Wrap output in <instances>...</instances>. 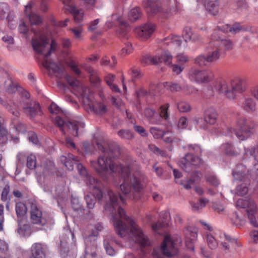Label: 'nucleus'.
Wrapping results in <instances>:
<instances>
[{"mask_svg": "<svg viewBox=\"0 0 258 258\" xmlns=\"http://www.w3.org/2000/svg\"><path fill=\"white\" fill-rule=\"evenodd\" d=\"M96 144L102 153L97 161L90 160L91 167L104 180L113 173H120L123 180L120 189L124 195L132 198L136 193L139 192L143 188L144 175L139 171L131 173L129 166H122L114 160L120 154L119 146L114 142L105 141Z\"/></svg>", "mask_w": 258, "mask_h": 258, "instance_id": "nucleus-1", "label": "nucleus"}, {"mask_svg": "<svg viewBox=\"0 0 258 258\" xmlns=\"http://www.w3.org/2000/svg\"><path fill=\"white\" fill-rule=\"evenodd\" d=\"M105 199V209L110 212L114 219V226L117 234L120 237L128 234L133 240L142 246H149L151 241L148 236L133 220L125 214L124 210L120 206V202L124 203L122 197L108 190Z\"/></svg>", "mask_w": 258, "mask_h": 258, "instance_id": "nucleus-2", "label": "nucleus"}, {"mask_svg": "<svg viewBox=\"0 0 258 258\" xmlns=\"http://www.w3.org/2000/svg\"><path fill=\"white\" fill-rule=\"evenodd\" d=\"M32 44L37 53L44 56L43 67L48 71L51 70L57 77H61L64 73V68L47 59V57L56 48L55 42L52 40L50 44L48 38L41 35L39 39L33 38Z\"/></svg>", "mask_w": 258, "mask_h": 258, "instance_id": "nucleus-3", "label": "nucleus"}, {"mask_svg": "<svg viewBox=\"0 0 258 258\" xmlns=\"http://www.w3.org/2000/svg\"><path fill=\"white\" fill-rule=\"evenodd\" d=\"M215 88L219 93L223 94L229 99H234L236 93L245 90L243 81L239 79L229 81H218L216 83Z\"/></svg>", "mask_w": 258, "mask_h": 258, "instance_id": "nucleus-4", "label": "nucleus"}, {"mask_svg": "<svg viewBox=\"0 0 258 258\" xmlns=\"http://www.w3.org/2000/svg\"><path fill=\"white\" fill-rule=\"evenodd\" d=\"M102 229L103 226L100 223H97L91 228V233L85 239V258H98L96 240L99 232Z\"/></svg>", "mask_w": 258, "mask_h": 258, "instance_id": "nucleus-5", "label": "nucleus"}, {"mask_svg": "<svg viewBox=\"0 0 258 258\" xmlns=\"http://www.w3.org/2000/svg\"><path fill=\"white\" fill-rule=\"evenodd\" d=\"M237 128L230 127L228 129V134L233 138L235 135L240 141H244L252 134L253 126L250 121L243 117H240L237 121Z\"/></svg>", "mask_w": 258, "mask_h": 258, "instance_id": "nucleus-6", "label": "nucleus"}, {"mask_svg": "<svg viewBox=\"0 0 258 258\" xmlns=\"http://www.w3.org/2000/svg\"><path fill=\"white\" fill-rule=\"evenodd\" d=\"M181 239H177L176 242L170 236H165L164 240L162 243L160 251L154 250L153 255L154 258H163L161 253L166 256L170 257L177 253L176 248L177 243H180Z\"/></svg>", "mask_w": 258, "mask_h": 258, "instance_id": "nucleus-7", "label": "nucleus"}, {"mask_svg": "<svg viewBox=\"0 0 258 258\" xmlns=\"http://www.w3.org/2000/svg\"><path fill=\"white\" fill-rule=\"evenodd\" d=\"M237 207L245 209L247 216L251 225L258 227V217L256 216L257 208L255 201L252 199H239L236 202Z\"/></svg>", "mask_w": 258, "mask_h": 258, "instance_id": "nucleus-8", "label": "nucleus"}, {"mask_svg": "<svg viewBox=\"0 0 258 258\" xmlns=\"http://www.w3.org/2000/svg\"><path fill=\"white\" fill-rule=\"evenodd\" d=\"M55 124L59 127L61 131L65 134L63 126H67L71 134L75 137L78 136L83 132L85 124L80 120L65 121L60 116H57L54 121Z\"/></svg>", "mask_w": 258, "mask_h": 258, "instance_id": "nucleus-9", "label": "nucleus"}, {"mask_svg": "<svg viewBox=\"0 0 258 258\" xmlns=\"http://www.w3.org/2000/svg\"><path fill=\"white\" fill-rule=\"evenodd\" d=\"M221 56V52L218 48L209 50L206 54H201L195 59V63L201 67H209L218 61Z\"/></svg>", "mask_w": 258, "mask_h": 258, "instance_id": "nucleus-10", "label": "nucleus"}, {"mask_svg": "<svg viewBox=\"0 0 258 258\" xmlns=\"http://www.w3.org/2000/svg\"><path fill=\"white\" fill-rule=\"evenodd\" d=\"M82 96L83 103L86 110L98 115H103L107 111V108L104 104L93 101L92 95H88L84 92Z\"/></svg>", "mask_w": 258, "mask_h": 258, "instance_id": "nucleus-11", "label": "nucleus"}, {"mask_svg": "<svg viewBox=\"0 0 258 258\" xmlns=\"http://www.w3.org/2000/svg\"><path fill=\"white\" fill-rule=\"evenodd\" d=\"M180 167L186 172H189L200 166L202 161L200 158L191 153H187L179 161Z\"/></svg>", "mask_w": 258, "mask_h": 258, "instance_id": "nucleus-12", "label": "nucleus"}, {"mask_svg": "<svg viewBox=\"0 0 258 258\" xmlns=\"http://www.w3.org/2000/svg\"><path fill=\"white\" fill-rule=\"evenodd\" d=\"M232 175L235 180L246 182L247 184L250 183L251 177L253 179L257 178L251 174V171L243 164H239L236 166L232 171Z\"/></svg>", "mask_w": 258, "mask_h": 258, "instance_id": "nucleus-13", "label": "nucleus"}, {"mask_svg": "<svg viewBox=\"0 0 258 258\" xmlns=\"http://www.w3.org/2000/svg\"><path fill=\"white\" fill-rule=\"evenodd\" d=\"M189 78L192 81L198 83H205L212 79L213 74L211 72L205 70L192 69L189 73Z\"/></svg>", "mask_w": 258, "mask_h": 258, "instance_id": "nucleus-14", "label": "nucleus"}, {"mask_svg": "<svg viewBox=\"0 0 258 258\" xmlns=\"http://www.w3.org/2000/svg\"><path fill=\"white\" fill-rule=\"evenodd\" d=\"M22 107L24 112L31 118L40 114L41 108L38 103L34 101L26 100L23 101Z\"/></svg>", "mask_w": 258, "mask_h": 258, "instance_id": "nucleus-15", "label": "nucleus"}, {"mask_svg": "<svg viewBox=\"0 0 258 258\" xmlns=\"http://www.w3.org/2000/svg\"><path fill=\"white\" fill-rule=\"evenodd\" d=\"M249 159L252 162V164L254 166V170H257L256 175L258 176V145L251 148H244V154L243 159L246 160ZM258 182V180H257Z\"/></svg>", "mask_w": 258, "mask_h": 258, "instance_id": "nucleus-16", "label": "nucleus"}, {"mask_svg": "<svg viewBox=\"0 0 258 258\" xmlns=\"http://www.w3.org/2000/svg\"><path fill=\"white\" fill-rule=\"evenodd\" d=\"M31 220L33 224L44 225L46 223L45 219L42 217V212L38 208L37 206L32 203L31 206Z\"/></svg>", "mask_w": 258, "mask_h": 258, "instance_id": "nucleus-17", "label": "nucleus"}, {"mask_svg": "<svg viewBox=\"0 0 258 258\" xmlns=\"http://www.w3.org/2000/svg\"><path fill=\"white\" fill-rule=\"evenodd\" d=\"M86 180L87 183L90 186V189H92L94 195H96V197L100 201L103 197L102 193L100 190L101 187V182L91 176H87Z\"/></svg>", "mask_w": 258, "mask_h": 258, "instance_id": "nucleus-18", "label": "nucleus"}, {"mask_svg": "<svg viewBox=\"0 0 258 258\" xmlns=\"http://www.w3.org/2000/svg\"><path fill=\"white\" fill-rule=\"evenodd\" d=\"M154 30L155 26L153 24L148 23L136 28L135 33L139 37L147 39L153 33Z\"/></svg>", "mask_w": 258, "mask_h": 258, "instance_id": "nucleus-19", "label": "nucleus"}, {"mask_svg": "<svg viewBox=\"0 0 258 258\" xmlns=\"http://www.w3.org/2000/svg\"><path fill=\"white\" fill-rule=\"evenodd\" d=\"M183 36L185 40L183 45L184 48L186 47V42L187 40L194 42H197L200 41L201 39V36L198 34L193 32L191 28L188 27H186L184 28L183 32Z\"/></svg>", "mask_w": 258, "mask_h": 258, "instance_id": "nucleus-20", "label": "nucleus"}, {"mask_svg": "<svg viewBox=\"0 0 258 258\" xmlns=\"http://www.w3.org/2000/svg\"><path fill=\"white\" fill-rule=\"evenodd\" d=\"M202 177L201 173L196 171L193 172L189 179H186L181 180L180 184L186 189H189L191 188V186L195 184L198 183L201 180Z\"/></svg>", "mask_w": 258, "mask_h": 258, "instance_id": "nucleus-21", "label": "nucleus"}, {"mask_svg": "<svg viewBox=\"0 0 258 258\" xmlns=\"http://www.w3.org/2000/svg\"><path fill=\"white\" fill-rule=\"evenodd\" d=\"M143 5L147 13L150 15H154L159 11V7L155 0H145Z\"/></svg>", "mask_w": 258, "mask_h": 258, "instance_id": "nucleus-22", "label": "nucleus"}, {"mask_svg": "<svg viewBox=\"0 0 258 258\" xmlns=\"http://www.w3.org/2000/svg\"><path fill=\"white\" fill-rule=\"evenodd\" d=\"M217 116L218 114L216 110L210 107L205 111L204 120L207 124H214L216 122Z\"/></svg>", "mask_w": 258, "mask_h": 258, "instance_id": "nucleus-23", "label": "nucleus"}, {"mask_svg": "<svg viewBox=\"0 0 258 258\" xmlns=\"http://www.w3.org/2000/svg\"><path fill=\"white\" fill-rule=\"evenodd\" d=\"M60 161L69 170L71 171L73 169L74 165H77L79 160L77 157L72 154H69L68 157L61 156Z\"/></svg>", "mask_w": 258, "mask_h": 258, "instance_id": "nucleus-24", "label": "nucleus"}, {"mask_svg": "<svg viewBox=\"0 0 258 258\" xmlns=\"http://www.w3.org/2000/svg\"><path fill=\"white\" fill-rule=\"evenodd\" d=\"M32 255L30 258H45L44 248L41 243H35L31 247Z\"/></svg>", "mask_w": 258, "mask_h": 258, "instance_id": "nucleus-25", "label": "nucleus"}, {"mask_svg": "<svg viewBox=\"0 0 258 258\" xmlns=\"http://www.w3.org/2000/svg\"><path fill=\"white\" fill-rule=\"evenodd\" d=\"M34 3L30 2L25 7V13L28 17L30 22L32 25H38L41 22L40 18L37 15L31 13L30 10L33 7Z\"/></svg>", "mask_w": 258, "mask_h": 258, "instance_id": "nucleus-26", "label": "nucleus"}, {"mask_svg": "<svg viewBox=\"0 0 258 258\" xmlns=\"http://www.w3.org/2000/svg\"><path fill=\"white\" fill-rule=\"evenodd\" d=\"M113 19H116L119 23V28L117 31L119 37H125L127 35L128 26L126 22L122 20L121 17L114 15L112 16Z\"/></svg>", "mask_w": 258, "mask_h": 258, "instance_id": "nucleus-27", "label": "nucleus"}, {"mask_svg": "<svg viewBox=\"0 0 258 258\" xmlns=\"http://www.w3.org/2000/svg\"><path fill=\"white\" fill-rule=\"evenodd\" d=\"M218 29L221 31H230V32L234 34L238 33L243 30L242 27L239 23H235L232 26L228 25H225L222 26V27H218Z\"/></svg>", "mask_w": 258, "mask_h": 258, "instance_id": "nucleus-28", "label": "nucleus"}, {"mask_svg": "<svg viewBox=\"0 0 258 258\" xmlns=\"http://www.w3.org/2000/svg\"><path fill=\"white\" fill-rule=\"evenodd\" d=\"M242 107L247 112H253L255 109V103L252 98L246 97L242 102Z\"/></svg>", "mask_w": 258, "mask_h": 258, "instance_id": "nucleus-29", "label": "nucleus"}, {"mask_svg": "<svg viewBox=\"0 0 258 258\" xmlns=\"http://www.w3.org/2000/svg\"><path fill=\"white\" fill-rule=\"evenodd\" d=\"M5 120L0 116V144H5L8 140V133L4 125Z\"/></svg>", "mask_w": 258, "mask_h": 258, "instance_id": "nucleus-30", "label": "nucleus"}, {"mask_svg": "<svg viewBox=\"0 0 258 258\" xmlns=\"http://www.w3.org/2000/svg\"><path fill=\"white\" fill-rule=\"evenodd\" d=\"M208 201L205 199L202 198L197 202H190V204L191 206L192 210L195 212H198L201 210L208 203Z\"/></svg>", "mask_w": 258, "mask_h": 258, "instance_id": "nucleus-31", "label": "nucleus"}, {"mask_svg": "<svg viewBox=\"0 0 258 258\" xmlns=\"http://www.w3.org/2000/svg\"><path fill=\"white\" fill-rule=\"evenodd\" d=\"M70 12L73 15L75 21L76 22H80L83 18L84 12L82 10H79L74 6H70Z\"/></svg>", "mask_w": 258, "mask_h": 258, "instance_id": "nucleus-32", "label": "nucleus"}, {"mask_svg": "<svg viewBox=\"0 0 258 258\" xmlns=\"http://www.w3.org/2000/svg\"><path fill=\"white\" fill-rule=\"evenodd\" d=\"M157 57L158 64L164 62L166 64H170L171 63L172 56L168 51L163 52L160 56Z\"/></svg>", "mask_w": 258, "mask_h": 258, "instance_id": "nucleus-33", "label": "nucleus"}, {"mask_svg": "<svg viewBox=\"0 0 258 258\" xmlns=\"http://www.w3.org/2000/svg\"><path fill=\"white\" fill-rule=\"evenodd\" d=\"M154 88L155 86H151L150 88L149 92H148L147 90H145L143 88H141L139 89L138 91H137L136 94L138 99H139L142 97L147 96L148 94H150L152 96H155L156 93L153 91Z\"/></svg>", "mask_w": 258, "mask_h": 258, "instance_id": "nucleus-34", "label": "nucleus"}, {"mask_svg": "<svg viewBox=\"0 0 258 258\" xmlns=\"http://www.w3.org/2000/svg\"><path fill=\"white\" fill-rule=\"evenodd\" d=\"M27 208L26 205L22 202L16 204V212L18 217H23L27 213Z\"/></svg>", "mask_w": 258, "mask_h": 258, "instance_id": "nucleus-35", "label": "nucleus"}, {"mask_svg": "<svg viewBox=\"0 0 258 258\" xmlns=\"http://www.w3.org/2000/svg\"><path fill=\"white\" fill-rule=\"evenodd\" d=\"M207 9L211 12L213 15H216L219 10V1H215L210 2L207 5Z\"/></svg>", "mask_w": 258, "mask_h": 258, "instance_id": "nucleus-36", "label": "nucleus"}, {"mask_svg": "<svg viewBox=\"0 0 258 258\" xmlns=\"http://www.w3.org/2000/svg\"><path fill=\"white\" fill-rule=\"evenodd\" d=\"M243 183L238 185L235 190V193L238 196H242L246 195L248 190L249 184H247L246 182H243Z\"/></svg>", "mask_w": 258, "mask_h": 258, "instance_id": "nucleus-37", "label": "nucleus"}, {"mask_svg": "<svg viewBox=\"0 0 258 258\" xmlns=\"http://www.w3.org/2000/svg\"><path fill=\"white\" fill-rule=\"evenodd\" d=\"M10 9L8 5L5 3H0V19L8 18L10 16Z\"/></svg>", "mask_w": 258, "mask_h": 258, "instance_id": "nucleus-38", "label": "nucleus"}, {"mask_svg": "<svg viewBox=\"0 0 258 258\" xmlns=\"http://www.w3.org/2000/svg\"><path fill=\"white\" fill-rule=\"evenodd\" d=\"M96 197V195H94L93 191H92V193H90L85 197L86 204L88 208L93 209L94 208L96 200H98V198Z\"/></svg>", "mask_w": 258, "mask_h": 258, "instance_id": "nucleus-39", "label": "nucleus"}, {"mask_svg": "<svg viewBox=\"0 0 258 258\" xmlns=\"http://www.w3.org/2000/svg\"><path fill=\"white\" fill-rule=\"evenodd\" d=\"M169 107V104L167 103L161 106L159 109L160 117L163 118L165 120H168L169 118V113L168 112Z\"/></svg>", "mask_w": 258, "mask_h": 258, "instance_id": "nucleus-40", "label": "nucleus"}, {"mask_svg": "<svg viewBox=\"0 0 258 258\" xmlns=\"http://www.w3.org/2000/svg\"><path fill=\"white\" fill-rule=\"evenodd\" d=\"M170 42L178 48L182 47L181 43H182V40L178 36L169 37L165 39V43L167 44H168Z\"/></svg>", "mask_w": 258, "mask_h": 258, "instance_id": "nucleus-41", "label": "nucleus"}, {"mask_svg": "<svg viewBox=\"0 0 258 258\" xmlns=\"http://www.w3.org/2000/svg\"><path fill=\"white\" fill-rule=\"evenodd\" d=\"M231 221L233 224L238 228L241 227L245 223V220L241 218L236 212L233 213Z\"/></svg>", "mask_w": 258, "mask_h": 258, "instance_id": "nucleus-42", "label": "nucleus"}, {"mask_svg": "<svg viewBox=\"0 0 258 258\" xmlns=\"http://www.w3.org/2000/svg\"><path fill=\"white\" fill-rule=\"evenodd\" d=\"M222 150H224L225 153L229 156L236 155L239 153V151L235 150L234 147L229 143L223 145Z\"/></svg>", "mask_w": 258, "mask_h": 258, "instance_id": "nucleus-43", "label": "nucleus"}, {"mask_svg": "<svg viewBox=\"0 0 258 258\" xmlns=\"http://www.w3.org/2000/svg\"><path fill=\"white\" fill-rule=\"evenodd\" d=\"M141 10L138 8L132 9L128 14V18L132 21H136L141 17Z\"/></svg>", "mask_w": 258, "mask_h": 258, "instance_id": "nucleus-44", "label": "nucleus"}, {"mask_svg": "<svg viewBox=\"0 0 258 258\" xmlns=\"http://www.w3.org/2000/svg\"><path fill=\"white\" fill-rule=\"evenodd\" d=\"M213 38L216 40L220 41V44L224 46L226 49L228 50L232 48V43L231 41L228 40L221 39L219 36L217 37L216 33L213 35Z\"/></svg>", "mask_w": 258, "mask_h": 258, "instance_id": "nucleus-45", "label": "nucleus"}, {"mask_svg": "<svg viewBox=\"0 0 258 258\" xmlns=\"http://www.w3.org/2000/svg\"><path fill=\"white\" fill-rule=\"evenodd\" d=\"M27 167L30 170L34 169L36 167V158L35 156L31 154L27 158Z\"/></svg>", "mask_w": 258, "mask_h": 258, "instance_id": "nucleus-46", "label": "nucleus"}, {"mask_svg": "<svg viewBox=\"0 0 258 258\" xmlns=\"http://www.w3.org/2000/svg\"><path fill=\"white\" fill-rule=\"evenodd\" d=\"M206 239L207 244L211 249H215L217 248L218 243L212 235L211 234H207Z\"/></svg>", "mask_w": 258, "mask_h": 258, "instance_id": "nucleus-47", "label": "nucleus"}, {"mask_svg": "<svg viewBox=\"0 0 258 258\" xmlns=\"http://www.w3.org/2000/svg\"><path fill=\"white\" fill-rule=\"evenodd\" d=\"M5 88L6 91L9 94H13L17 91L19 92V90L18 85L11 81H9L7 85L6 84Z\"/></svg>", "mask_w": 258, "mask_h": 258, "instance_id": "nucleus-48", "label": "nucleus"}, {"mask_svg": "<svg viewBox=\"0 0 258 258\" xmlns=\"http://www.w3.org/2000/svg\"><path fill=\"white\" fill-rule=\"evenodd\" d=\"M117 134L121 138L126 140H131L134 137L133 134L129 130H121Z\"/></svg>", "mask_w": 258, "mask_h": 258, "instance_id": "nucleus-49", "label": "nucleus"}, {"mask_svg": "<svg viewBox=\"0 0 258 258\" xmlns=\"http://www.w3.org/2000/svg\"><path fill=\"white\" fill-rule=\"evenodd\" d=\"M10 192V186L6 185L3 189L1 194V200L3 202H9L11 201L10 196L9 195Z\"/></svg>", "mask_w": 258, "mask_h": 258, "instance_id": "nucleus-50", "label": "nucleus"}, {"mask_svg": "<svg viewBox=\"0 0 258 258\" xmlns=\"http://www.w3.org/2000/svg\"><path fill=\"white\" fill-rule=\"evenodd\" d=\"M141 61L142 63L147 64L149 63H152L154 64H158L157 56L154 57L149 55L144 56L142 57Z\"/></svg>", "mask_w": 258, "mask_h": 258, "instance_id": "nucleus-51", "label": "nucleus"}, {"mask_svg": "<svg viewBox=\"0 0 258 258\" xmlns=\"http://www.w3.org/2000/svg\"><path fill=\"white\" fill-rule=\"evenodd\" d=\"M150 132L155 139L161 138L164 136V132L157 127H151Z\"/></svg>", "mask_w": 258, "mask_h": 258, "instance_id": "nucleus-52", "label": "nucleus"}, {"mask_svg": "<svg viewBox=\"0 0 258 258\" xmlns=\"http://www.w3.org/2000/svg\"><path fill=\"white\" fill-rule=\"evenodd\" d=\"M162 138H163L164 141L167 143H171L175 140H177V139H176L174 137L173 134L168 131L164 132V136L162 137Z\"/></svg>", "mask_w": 258, "mask_h": 258, "instance_id": "nucleus-53", "label": "nucleus"}, {"mask_svg": "<svg viewBox=\"0 0 258 258\" xmlns=\"http://www.w3.org/2000/svg\"><path fill=\"white\" fill-rule=\"evenodd\" d=\"M111 238V236L106 237L104 241V246L106 250V253L110 255H113L115 253V251L112 246L110 245L108 240Z\"/></svg>", "mask_w": 258, "mask_h": 258, "instance_id": "nucleus-54", "label": "nucleus"}, {"mask_svg": "<svg viewBox=\"0 0 258 258\" xmlns=\"http://www.w3.org/2000/svg\"><path fill=\"white\" fill-rule=\"evenodd\" d=\"M155 113V111L151 108H147L144 110V114L146 117L150 120L152 123L157 124L158 123V121L153 118Z\"/></svg>", "mask_w": 258, "mask_h": 258, "instance_id": "nucleus-55", "label": "nucleus"}, {"mask_svg": "<svg viewBox=\"0 0 258 258\" xmlns=\"http://www.w3.org/2000/svg\"><path fill=\"white\" fill-rule=\"evenodd\" d=\"M14 105L15 106V108H13L11 105L8 103H6L4 104L5 108L11 113H12L13 115L15 116H18L20 114V113L17 109V108L18 107V105L16 103H14Z\"/></svg>", "mask_w": 258, "mask_h": 258, "instance_id": "nucleus-56", "label": "nucleus"}, {"mask_svg": "<svg viewBox=\"0 0 258 258\" xmlns=\"http://www.w3.org/2000/svg\"><path fill=\"white\" fill-rule=\"evenodd\" d=\"M73 209L77 212H82L84 210L83 207L80 204L78 199L73 198L71 201Z\"/></svg>", "mask_w": 258, "mask_h": 258, "instance_id": "nucleus-57", "label": "nucleus"}, {"mask_svg": "<svg viewBox=\"0 0 258 258\" xmlns=\"http://www.w3.org/2000/svg\"><path fill=\"white\" fill-rule=\"evenodd\" d=\"M168 223L167 221L161 222L159 221L158 222L152 224L151 227L152 229L158 232L160 229L161 228H164L167 226Z\"/></svg>", "mask_w": 258, "mask_h": 258, "instance_id": "nucleus-58", "label": "nucleus"}, {"mask_svg": "<svg viewBox=\"0 0 258 258\" xmlns=\"http://www.w3.org/2000/svg\"><path fill=\"white\" fill-rule=\"evenodd\" d=\"M177 107L179 111L185 112L190 110L189 104L185 102L181 101L177 104Z\"/></svg>", "mask_w": 258, "mask_h": 258, "instance_id": "nucleus-59", "label": "nucleus"}, {"mask_svg": "<svg viewBox=\"0 0 258 258\" xmlns=\"http://www.w3.org/2000/svg\"><path fill=\"white\" fill-rule=\"evenodd\" d=\"M19 93L22 97V100L20 101V104L22 106L23 101L29 100L30 94L27 91L22 88H19Z\"/></svg>", "mask_w": 258, "mask_h": 258, "instance_id": "nucleus-60", "label": "nucleus"}, {"mask_svg": "<svg viewBox=\"0 0 258 258\" xmlns=\"http://www.w3.org/2000/svg\"><path fill=\"white\" fill-rule=\"evenodd\" d=\"M65 79L67 80L68 84L72 87H77L79 84V82L78 80L72 77L69 75H66Z\"/></svg>", "mask_w": 258, "mask_h": 258, "instance_id": "nucleus-61", "label": "nucleus"}, {"mask_svg": "<svg viewBox=\"0 0 258 258\" xmlns=\"http://www.w3.org/2000/svg\"><path fill=\"white\" fill-rule=\"evenodd\" d=\"M14 126L17 131L19 133H24L26 132V126L22 122L15 120L14 121Z\"/></svg>", "mask_w": 258, "mask_h": 258, "instance_id": "nucleus-62", "label": "nucleus"}, {"mask_svg": "<svg viewBox=\"0 0 258 258\" xmlns=\"http://www.w3.org/2000/svg\"><path fill=\"white\" fill-rule=\"evenodd\" d=\"M166 86L172 92H177L182 90V88L177 84L168 82H166Z\"/></svg>", "mask_w": 258, "mask_h": 258, "instance_id": "nucleus-63", "label": "nucleus"}, {"mask_svg": "<svg viewBox=\"0 0 258 258\" xmlns=\"http://www.w3.org/2000/svg\"><path fill=\"white\" fill-rule=\"evenodd\" d=\"M207 181L211 184L217 186L219 184V181L214 175H209L206 177Z\"/></svg>", "mask_w": 258, "mask_h": 258, "instance_id": "nucleus-64", "label": "nucleus"}]
</instances>
